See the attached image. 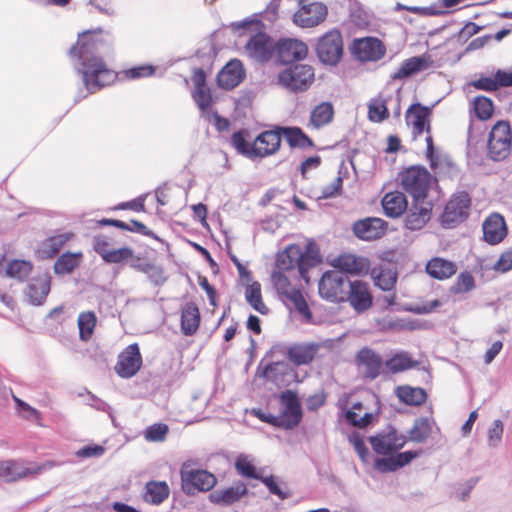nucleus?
I'll list each match as a JSON object with an SVG mask.
<instances>
[{"instance_id": "nucleus-1", "label": "nucleus", "mask_w": 512, "mask_h": 512, "mask_svg": "<svg viewBox=\"0 0 512 512\" xmlns=\"http://www.w3.org/2000/svg\"><path fill=\"white\" fill-rule=\"evenodd\" d=\"M97 50L98 42L91 32L80 35L77 44L70 49L71 57L80 61L81 67H77V70L82 75L88 93H94L116 79L114 71L107 68L103 60L95 55Z\"/></svg>"}, {"instance_id": "nucleus-2", "label": "nucleus", "mask_w": 512, "mask_h": 512, "mask_svg": "<svg viewBox=\"0 0 512 512\" xmlns=\"http://www.w3.org/2000/svg\"><path fill=\"white\" fill-rule=\"evenodd\" d=\"M319 263L316 254L303 252L298 245H289L285 250L278 253L276 267L282 271L297 269L299 276L309 283L308 271Z\"/></svg>"}, {"instance_id": "nucleus-3", "label": "nucleus", "mask_w": 512, "mask_h": 512, "mask_svg": "<svg viewBox=\"0 0 512 512\" xmlns=\"http://www.w3.org/2000/svg\"><path fill=\"white\" fill-rule=\"evenodd\" d=\"M430 114L429 108L422 106L421 104H413L406 111V124L411 130L413 139L416 140L423 133H426V154L433 165V153L434 145L433 139L430 134Z\"/></svg>"}, {"instance_id": "nucleus-4", "label": "nucleus", "mask_w": 512, "mask_h": 512, "mask_svg": "<svg viewBox=\"0 0 512 512\" xmlns=\"http://www.w3.org/2000/svg\"><path fill=\"white\" fill-rule=\"evenodd\" d=\"M314 70L307 64H296L278 74V84L291 92L307 90L314 81Z\"/></svg>"}, {"instance_id": "nucleus-5", "label": "nucleus", "mask_w": 512, "mask_h": 512, "mask_svg": "<svg viewBox=\"0 0 512 512\" xmlns=\"http://www.w3.org/2000/svg\"><path fill=\"white\" fill-rule=\"evenodd\" d=\"M271 280L276 291L285 297L287 304L309 320L311 312L308 305L301 292L291 284L288 276L278 269L272 272Z\"/></svg>"}, {"instance_id": "nucleus-6", "label": "nucleus", "mask_w": 512, "mask_h": 512, "mask_svg": "<svg viewBox=\"0 0 512 512\" xmlns=\"http://www.w3.org/2000/svg\"><path fill=\"white\" fill-rule=\"evenodd\" d=\"M403 189L412 195L415 201L424 200L432 182L431 174L422 167L412 166L401 173Z\"/></svg>"}, {"instance_id": "nucleus-7", "label": "nucleus", "mask_w": 512, "mask_h": 512, "mask_svg": "<svg viewBox=\"0 0 512 512\" xmlns=\"http://www.w3.org/2000/svg\"><path fill=\"white\" fill-rule=\"evenodd\" d=\"M511 131L510 126L507 122H497L490 134L488 139V151L491 158L495 161L505 159L511 149Z\"/></svg>"}, {"instance_id": "nucleus-8", "label": "nucleus", "mask_w": 512, "mask_h": 512, "mask_svg": "<svg viewBox=\"0 0 512 512\" xmlns=\"http://www.w3.org/2000/svg\"><path fill=\"white\" fill-rule=\"evenodd\" d=\"M55 466L56 463L54 461H46L42 464L30 463L26 465L24 462L10 460L0 463V476L5 478L8 482H13L31 475L39 474Z\"/></svg>"}, {"instance_id": "nucleus-9", "label": "nucleus", "mask_w": 512, "mask_h": 512, "mask_svg": "<svg viewBox=\"0 0 512 512\" xmlns=\"http://www.w3.org/2000/svg\"><path fill=\"white\" fill-rule=\"evenodd\" d=\"M316 52L321 62L328 65L337 64L343 53V42L340 32L331 30L323 35L317 43Z\"/></svg>"}, {"instance_id": "nucleus-10", "label": "nucleus", "mask_w": 512, "mask_h": 512, "mask_svg": "<svg viewBox=\"0 0 512 512\" xmlns=\"http://www.w3.org/2000/svg\"><path fill=\"white\" fill-rule=\"evenodd\" d=\"M470 202V197L466 192L454 194L441 215L443 226L451 228L463 222L468 216Z\"/></svg>"}, {"instance_id": "nucleus-11", "label": "nucleus", "mask_w": 512, "mask_h": 512, "mask_svg": "<svg viewBox=\"0 0 512 512\" xmlns=\"http://www.w3.org/2000/svg\"><path fill=\"white\" fill-rule=\"evenodd\" d=\"M347 278L341 271H327L319 282V293L322 298L329 301H341L345 297Z\"/></svg>"}, {"instance_id": "nucleus-12", "label": "nucleus", "mask_w": 512, "mask_h": 512, "mask_svg": "<svg viewBox=\"0 0 512 512\" xmlns=\"http://www.w3.org/2000/svg\"><path fill=\"white\" fill-rule=\"evenodd\" d=\"M283 405L281 415L278 416L279 427L292 429L296 427L302 419L301 405L297 395L290 390L281 395Z\"/></svg>"}, {"instance_id": "nucleus-13", "label": "nucleus", "mask_w": 512, "mask_h": 512, "mask_svg": "<svg viewBox=\"0 0 512 512\" xmlns=\"http://www.w3.org/2000/svg\"><path fill=\"white\" fill-rule=\"evenodd\" d=\"M328 14L326 5L321 2H313L302 5L293 15V22L302 28H311L322 23Z\"/></svg>"}, {"instance_id": "nucleus-14", "label": "nucleus", "mask_w": 512, "mask_h": 512, "mask_svg": "<svg viewBox=\"0 0 512 512\" xmlns=\"http://www.w3.org/2000/svg\"><path fill=\"white\" fill-rule=\"evenodd\" d=\"M141 364L139 347L137 344H131L119 355L115 369L121 377L129 378L137 373Z\"/></svg>"}, {"instance_id": "nucleus-15", "label": "nucleus", "mask_w": 512, "mask_h": 512, "mask_svg": "<svg viewBox=\"0 0 512 512\" xmlns=\"http://www.w3.org/2000/svg\"><path fill=\"white\" fill-rule=\"evenodd\" d=\"M245 50L252 59L265 62L272 56L274 44L266 34L257 33L246 43Z\"/></svg>"}, {"instance_id": "nucleus-16", "label": "nucleus", "mask_w": 512, "mask_h": 512, "mask_svg": "<svg viewBox=\"0 0 512 512\" xmlns=\"http://www.w3.org/2000/svg\"><path fill=\"white\" fill-rule=\"evenodd\" d=\"M358 368L364 377L375 379L379 376L382 368V358L374 350L365 347L356 354Z\"/></svg>"}, {"instance_id": "nucleus-17", "label": "nucleus", "mask_w": 512, "mask_h": 512, "mask_svg": "<svg viewBox=\"0 0 512 512\" xmlns=\"http://www.w3.org/2000/svg\"><path fill=\"white\" fill-rule=\"evenodd\" d=\"M277 57L282 63L301 60L307 56L308 48L305 43L297 39L280 40L275 47Z\"/></svg>"}, {"instance_id": "nucleus-18", "label": "nucleus", "mask_w": 512, "mask_h": 512, "mask_svg": "<svg viewBox=\"0 0 512 512\" xmlns=\"http://www.w3.org/2000/svg\"><path fill=\"white\" fill-rule=\"evenodd\" d=\"M181 479L186 485H192L200 491H208L216 483V478L213 474L205 470L190 469L188 463H184L181 468Z\"/></svg>"}, {"instance_id": "nucleus-19", "label": "nucleus", "mask_w": 512, "mask_h": 512, "mask_svg": "<svg viewBox=\"0 0 512 512\" xmlns=\"http://www.w3.org/2000/svg\"><path fill=\"white\" fill-rule=\"evenodd\" d=\"M387 228V223L381 218H366L353 225L354 234L363 240H375L382 237Z\"/></svg>"}, {"instance_id": "nucleus-20", "label": "nucleus", "mask_w": 512, "mask_h": 512, "mask_svg": "<svg viewBox=\"0 0 512 512\" xmlns=\"http://www.w3.org/2000/svg\"><path fill=\"white\" fill-rule=\"evenodd\" d=\"M370 443L376 453L387 455L401 449L406 443V438L392 430L385 434L371 437Z\"/></svg>"}, {"instance_id": "nucleus-21", "label": "nucleus", "mask_w": 512, "mask_h": 512, "mask_svg": "<svg viewBox=\"0 0 512 512\" xmlns=\"http://www.w3.org/2000/svg\"><path fill=\"white\" fill-rule=\"evenodd\" d=\"M353 51L361 61H377L385 53L382 43L375 38L358 39L354 41Z\"/></svg>"}, {"instance_id": "nucleus-22", "label": "nucleus", "mask_w": 512, "mask_h": 512, "mask_svg": "<svg viewBox=\"0 0 512 512\" xmlns=\"http://www.w3.org/2000/svg\"><path fill=\"white\" fill-rule=\"evenodd\" d=\"M281 135L278 131L261 133L252 144L254 157H266L274 154L280 147Z\"/></svg>"}, {"instance_id": "nucleus-23", "label": "nucleus", "mask_w": 512, "mask_h": 512, "mask_svg": "<svg viewBox=\"0 0 512 512\" xmlns=\"http://www.w3.org/2000/svg\"><path fill=\"white\" fill-rule=\"evenodd\" d=\"M348 285L350 288L348 301L355 311L361 313L369 309L372 305V296L368 285L361 281L348 282Z\"/></svg>"}, {"instance_id": "nucleus-24", "label": "nucleus", "mask_w": 512, "mask_h": 512, "mask_svg": "<svg viewBox=\"0 0 512 512\" xmlns=\"http://www.w3.org/2000/svg\"><path fill=\"white\" fill-rule=\"evenodd\" d=\"M244 78L243 65L239 60H231L218 73L217 81L220 87L224 89H233Z\"/></svg>"}, {"instance_id": "nucleus-25", "label": "nucleus", "mask_w": 512, "mask_h": 512, "mask_svg": "<svg viewBox=\"0 0 512 512\" xmlns=\"http://www.w3.org/2000/svg\"><path fill=\"white\" fill-rule=\"evenodd\" d=\"M332 265L339 269L343 274L344 272L354 275H361L368 273L369 262L364 257H357L352 254H343L334 259Z\"/></svg>"}, {"instance_id": "nucleus-26", "label": "nucleus", "mask_w": 512, "mask_h": 512, "mask_svg": "<svg viewBox=\"0 0 512 512\" xmlns=\"http://www.w3.org/2000/svg\"><path fill=\"white\" fill-rule=\"evenodd\" d=\"M51 277L45 273L34 277L28 284L26 296L33 305H41L50 292Z\"/></svg>"}, {"instance_id": "nucleus-27", "label": "nucleus", "mask_w": 512, "mask_h": 512, "mask_svg": "<svg viewBox=\"0 0 512 512\" xmlns=\"http://www.w3.org/2000/svg\"><path fill=\"white\" fill-rule=\"evenodd\" d=\"M484 239L490 244H498L506 236L507 229L504 218L493 214L483 223Z\"/></svg>"}, {"instance_id": "nucleus-28", "label": "nucleus", "mask_w": 512, "mask_h": 512, "mask_svg": "<svg viewBox=\"0 0 512 512\" xmlns=\"http://www.w3.org/2000/svg\"><path fill=\"white\" fill-rule=\"evenodd\" d=\"M430 214L431 207L428 203L423 200L416 201L406 216L405 225L410 230L421 229L430 219Z\"/></svg>"}, {"instance_id": "nucleus-29", "label": "nucleus", "mask_w": 512, "mask_h": 512, "mask_svg": "<svg viewBox=\"0 0 512 512\" xmlns=\"http://www.w3.org/2000/svg\"><path fill=\"white\" fill-rule=\"evenodd\" d=\"M406 196L399 191L389 192L382 199V207L386 216L390 218L400 217L407 209Z\"/></svg>"}, {"instance_id": "nucleus-30", "label": "nucleus", "mask_w": 512, "mask_h": 512, "mask_svg": "<svg viewBox=\"0 0 512 512\" xmlns=\"http://www.w3.org/2000/svg\"><path fill=\"white\" fill-rule=\"evenodd\" d=\"M247 493L244 483H237L224 490H217L210 494L211 502L219 505H231L241 499Z\"/></svg>"}, {"instance_id": "nucleus-31", "label": "nucleus", "mask_w": 512, "mask_h": 512, "mask_svg": "<svg viewBox=\"0 0 512 512\" xmlns=\"http://www.w3.org/2000/svg\"><path fill=\"white\" fill-rule=\"evenodd\" d=\"M457 271L454 262L444 258L435 257L428 261L426 272L437 280H445L452 277Z\"/></svg>"}, {"instance_id": "nucleus-32", "label": "nucleus", "mask_w": 512, "mask_h": 512, "mask_svg": "<svg viewBox=\"0 0 512 512\" xmlns=\"http://www.w3.org/2000/svg\"><path fill=\"white\" fill-rule=\"evenodd\" d=\"M319 349L318 344L306 343L298 344L288 349V358L296 365L309 364L315 357Z\"/></svg>"}, {"instance_id": "nucleus-33", "label": "nucleus", "mask_w": 512, "mask_h": 512, "mask_svg": "<svg viewBox=\"0 0 512 512\" xmlns=\"http://www.w3.org/2000/svg\"><path fill=\"white\" fill-rule=\"evenodd\" d=\"M200 323V313L198 307L194 303H186L181 314V329L187 335H193Z\"/></svg>"}, {"instance_id": "nucleus-34", "label": "nucleus", "mask_w": 512, "mask_h": 512, "mask_svg": "<svg viewBox=\"0 0 512 512\" xmlns=\"http://www.w3.org/2000/svg\"><path fill=\"white\" fill-rule=\"evenodd\" d=\"M71 237L72 234L63 233L46 239L37 251L38 257L41 259L52 258L60 251L64 244L71 239Z\"/></svg>"}, {"instance_id": "nucleus-35", "label": "nucleus", "mask_w": 512, "mask_h": 512, "mask_svg": "<svg viewBox=\"0 0 512 512\" xmlns=\"http://www.w3.org/2000/svg\"><path fill=\"white\" fill-rule=\"evenodd\" d=\"M170 494V489L165 481H149L145 485L144 500L154 505L161 504Z\"/></svg>"}, {"instance_id": "nucleus-36", "label": "nucleus", "mask_w": 512, "mask_h": 512, "mask_svg": "<svg viewBox=\"0 0 512 512\" xmlns=\"http://www.w3.org/2000/svg\"><path fill=\"white\" fill-rule=\"evenodd\" d=\"M428 60L423 56L411 57L405 60L399 69L391 76L392 79H404L428 68Z\"/></svg>"}, {"instance_id": "nucleus-37", "label": "nucleus", "mask_w": 512, "mask_h": 512, "mask_svg": "<svg viewBox=\"0 0 512 512\" xmlns=\"http://www.w3.org/2000/svg\"><path fill=\"white\" fill-rule=\"evenodd\" d=\"M396 395L401 402L413 406L421 405L427 398V394L424 389L411 386L397 387Z\"/></svg>"}, {"instance_id": "nucleus-38", "label": "nucleus", "mask_w": 512, "mask_h": 512, "mask_svg": "<svg viewBox=\"0 0 512 512\" xmlns=\"http://www.w3.org/2000/svg\"><path fill=\"white\" fill-rule=\"evenodd\" d=\"M290 374V367L285 362H274L264 367L262 375L277 385H284L287 376Z\"/></svg>"}, {"instance_id": "nucleus-39", "label": "nucleus", "mask_w": 512, "mask_h": 512, "mask_svg": "<svg viewBox=\"0 0 512 512\" xmlns=\"http://www.w3.org/2000/svg\"><path fill=\"white\" fill-rule=\"evenodd\" d=\"M389 116L387 98L382 94L372 98L368 103V118L372 122H382Z\"/></svg>"}, {"instance_id": "nucleus-40", "label": "nucleus", "mask_w": 512, "mask_h": 512, "mask_svg": "<svg viewBox=\"0 0 512 512\" xmlns=\"http://www.w3.org/2000/svg\"><path fill=\"white\" fill-rule=\"evenodd\" d=\"M333 114V107L330 103H320L312 110L310 123L315 128L323 127L331 122Z\"/></svg>"}, {"instance_id": "nucleus-41", "label": "nucleus", "mask_w": 512, "mask_h": 512, "mask_svg": "<svg viewBox=\"0 0 512 512\" xmlns=\"http://www.w3.org/2000/svg\"><path fill=\"white\" fill-rule=\"evenodd\" d=\"M82 253H64L54 264V272L58 275L71 273L78 265Z\"/></svg>"}, {"instance_id": "nucleus-42", "label": "nucleus", "mask_w": 512, "mask_h": 512, "mask_svg": "<svg viewBox=\"0 0 512 512\" xmlns=\"http://www.w3.org/2000/svg\"><path fill=\"white\" fill-rule=\"evenodd\" d=\"M246 301L261 314L268 312L267 306L262 301L261 285L259 282H253L246 286L245 289Z\"/></svg>"}, {"instance_id": "nucleus-43", "label": "nucleus", "mask_w": 512, "mask_h": 512, "mask_svg": "<svg viewBox=\"0 0 512 512\" xmlns=\"http://www.w3.org/2000/svg\"><path fill=\"white\" fill-rule=\"evenodd\" d=\"M96 315L92 311L82 312L78 316L79 337L82 341L91 338L96 326Z\"/></svg>"}, {"instance_id": "nucleus-44", "label": "nucleus", "mask_w": 512, "mask_h": 512, "mask_svg": "<svg viewBox=\"0 0 512 512\" xmlns=\"http://www.w3.org/2000/svg\"><path fill=\"white\" fill-rule=\"evenodd\" d=\"M416 364L417 362L412 360V358L406 352L395 354L385 363L388 370L392 373H398L413 368L416 366Z\"/></svg>"}, {"instance_id": "nucleus-45", "label": "nucleus", "mask_w": 512, "mask_h": 512, "mask_svg": "<svg viewBox=\"0 0 512 512\" xmlns=\"http://www.w3.org/2000/svg\"><path fill=\"white\" fill-rule=\"evenodd\" d=\"M431 430L432 428L429 419H417L409 431V438L413 442L422 443L430 436Z\"/></svg>"}, {"instance_id": "nucleus-46", "label": "nucleus", "mask_w": 512, "mask_h": 512, "mask_svg": "<svg viewBox=\"0 0 512 512\" xmlns=\"http://www.w3.org/2000/svg\"><path fill=\"white\" fill-rule=\"evenodd\" d=\"M372 277L374 279L375 285L384 291L391 290L394 287L397 279L396 273L391 269H373Z\"/></svg>"}, {"instance_id": "nucleus-47", "label": "nucleus", "mask_w": 512, "mask_h": 512, "mask_svg": "<svg viewBox=\"0 0 512 512\" xmlns=\"http://www.w3.org/2000/svg\"><path fill=\"white\" fill-rule=\"evenodd\" d=\"M32 271V264L24 260H13L6 267V274L11 278L23 280Z\"/></svg>"}, {"instance_id": "nucleus-48", "label": "nucleus", "mask_w": 512, "mask_h": 512, "mask_svg": "<svg viewBox=\"0 0 512 512\" xmlns=\"http://www.w3.org/2000/svg\"><path fill=\"white\" fill-rule=\"evenodd\" d=\"M473 109L478 119L488 120L494 112L493 102L486 96H477L473 100Z\"/></svg>"}, {"instance_id": "nucleus-49", "label": "nucleus", "mask_w": 512, "mask_h": 512, "mask_svg": "<svg viewBox=\"0 0 512 512\" xmlns=\"http://www.w3.org/2000/svg\"><path fill=\"white\" fill-rule=\"evenodd\" d=\"M283 135L290 146H312V141L299 128H284Z\"/></svg>"}, {"instance_id": "nucleus-50", "label": "nucleus", "mask_w": 512, "mask_h": 512, "mask_svg": "<svg viewBox=\"0 0 512 512\" xmlns=\"http://www.w3.org/2000/svg\"><path fill=\"white\" fill-rule=\"evenodd\" d=\"M247 135L248 133L244 130L235 132L231 137V143L241 154L248 157H254V154H252V144L250 145L246 141Z\"/></svg>"}, {"instance_id": "nucleus-51", "label": "nucleus", "mask_w": 512, "mask_h": 512, "mask_svg": "<svg viewBox=\"0 0 512 512\" xmlns=\"http://www.w3.org/2000/svg\"><path fill=\"white\" fill-rule=\"evenodd\" d=\"M235 468L239 474L245 477L256 479L259 478L255 472V467L252 460L247 455L241 454L237 457L235 462Z\"/></svg>"}, {"instance_id": "nucleus-52", "label": "nucleus", "mask_w": 512, "mask_h": 512, "mask_svg": "<svg viewBox=\"0 0 512 512\" xmlns=\"http://www.w3.org/2000/svg\"><path fill=\"white\" fill-rule=\"evenodd\" d=\"M169 429L166 424H153L144 432L145 439L150 442H162L165 440Z\"/></svg>"}, {"instance_id": "nucleus-53", "label": "nucleus", "mask_w": 512, "mask_h": 512, "mask_svg": "<svg viewBox=\"0 0 512 512\" xmlns=\"http://www.w3.org/2000/svg\"><path fill=\"white\" fill-rule=\"evenodd\" d=\"M133 257L132 249L128 247H123L119 249H111L105 255L104 261L107 263H121L127 261L128 259Z\"/></svg>"}, {"instance_id": "nucleus-54", "label": "nucleus", "mask_w": 512, "mask_h": 512, "mask_svg": "<svg viewBox=\"0 0 512 512\" xmlns=\"http://www.w3.org/2000/svg\"><path fill=\"white\" fill-rule=\"evenodd\" d=\"M503 423L500 420H494L487 432V441L490 447H496L502 440Z\"/></svg>"}, {"instance_id": "nucleus-55", "label": "nucleus", "mask_w": 512, "mask_h": 512, "mask_svg": "<svg viewBox=\"0 0 512 512\" xmlns=\"http://www.w3.org/2000/svg\"><path fill=\"white\" fill-rule=\"evenodd\" d=\"M356 410H348L346 412V419L354 426L365 427L367 426L372 419V414L369 412H364Z\"/></svg>"}, {"instance_id": "nucleus-56", "label": "nucleus", "mask_w": 512, "mask_h": 512, "mask_svg": "<svg viewBox=\"0 0 512 512\" xmlns=\"http://www.w3.org/2000/svg\"><path fill=\"white\" fill-rule=\"evenodd\" d=\"M193 99L196 102L198 108L205 111L211 104V94L207 87L194 89Z\"/></svg>"}, {"instance_id": "nucleus-57", "label": "nucleus", "mask_w": 512, "mask_h": 512, "mask_svg": "<svg viewBox=\"0 0 512 512\" xmlns=\"http://www.w3.org/2000/svg\"><path fill=\"white\" fill-rule=\"evenodd\" d=\"M473 288H474L473 276L468 272L461 273L458 276L457 282L455 284L456 292H468V291L472 290Z\"/></svg>"}, {"instance_id": "nucleus-58", "label": "nucleus", "mask_w": 512, "mask_h": 512, "mask_svg": "<svg viewBox=\"0 0 512 512\" xmlns=\"http://www.w3.org/2000/svg\"><path fill=\"white\" fill-rule=\"evenodd\" d=\"M124 73L127 78L138 79L151 76L154 73V67L151 65H142L128 69Z\"/></svg>"}, {"instance_id": "nucleus-59", "label": "nucleus", "mask_w": 512, "mask_h": 512, "mask_svg": "<svg viewBox=\"0 0 512 512\" xmlns=\"http://www.w3.org/2000/svg\"><path fill=\"white\" fill-rule=\"evenodd\" d=\"M139 269L147 273L149 278L155 284H162L165 281L162 269L155 265L145 264L143 266H139Z\"/></svg>"}, {"instance_id": "nucleus-60", "label": "nucleus", "mask_w": 512, "mask_h": 512, "mask_svg": "<svg viewBox=\"0 0 512 512\" xmlns=\"http://www.w3.org/2000/svg\"><path fill=\"white\" fill-rule=\"evenodd\" d=\"M13 399L16 403L17 409L19 412L22 413V416L28 420L32 419H38L39 418V412L31 407L29 404L25 403L21 399L17 398L16 396H13Z\"/></svg>"}, {"instance_id": "nucleus-61", "label": "nucleus", "mask_w": 512, "mask_h": 512, "mask_svg": "<svg viewBox=\"0 0 512 512\" xmlns=\"http://www.w3.org/2000/svg\"><path fill=\"white\" fill-rule=\"evenodd\" d=\"M375 467L377 470L383 473L395 471L399 468L396 456L388 458H377L375 460Z\"/></svg>"}, {"instance_id": "nucleus-62", "label": "nucleus", "mask_w": 512, "mask_h": 512, "mask_svg": "<svg viewBox=\"0 0 512 512\" xmlns=\"http://www.w3.org/2000/svg\"><path fill=\"white\" fill-rule=\"evenodd\" d=\"M105 449L101 445H87L76 452V456L80 458L100 457L104 454Z\"/></svg>"}, {"instance_id": "nucleus-63", "label": "nucleus", "mask_w": 512, "mask_h": 512, "mask_svg": "<svg viewBox=\"0 0 512 512\" xmlns=\"http://www.w3.org/2000/svg\"><path fill=\"white\" fill-rule=\"evenodd\" d=\"M94 250L102 257L104 260L105 255L108 253L110 249V240L106 236L99 235L94 238L93 241Z\"/></svg>"}, {"instance_id": "nucleus-64", "label": "nucleus", "mask_w": 512, "mask_h": 512, "mask_svg": "<svg viewBox=\"0 0 512 512\" xmlns=\"http://www.w3.org/2000/svg\"><path fill=\"white\" fill-rule=\"evenodd\" d=\"M494 270L505 273L512 269V251L503 253L493 266Z\"/></svg>"}]
</instances>
